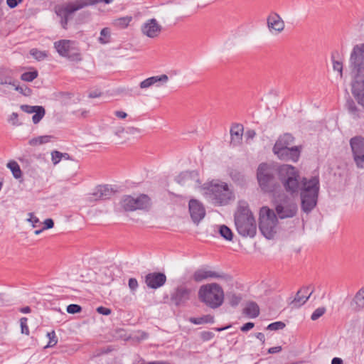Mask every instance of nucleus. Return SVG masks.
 Listing matches in <instances>:
<instances>
[{
    "label": "nucleus",
    "instance_id": "nucleus-9",
    "mask_svg": "<svg viewBox=\"0 0 364 364\" xmlns=\"http://www.w3.org/2000/svg\"><path fill=\"white\" fill-rule=\"evenodd\" d=\"M277 223L278 218L273 210L267 206L260 209L259 228L266 238L271 239L274 237Z\"/></svg>",
    "mask_w": 364,
    "mask_h": 364
},
{
    "label": "nucleus",
    "instance_id": "nucleus-62",
    "mask_svg": "<svg viewBox=\"0 0 364 364\" xmlns=\"http://www.w3.org/2000/svg\"><path fill=\"white\" fill-rule=\"evenodd\" d=\"M20 311L23 314H28L31 312V308L29 306H25L21 308Z\"/></svg>",
    "mask_w": 364,
    "mask_h": 364
},
{
    "label": "nucleus",
    "instance_id": "nucleus-10",
    "mask_svg": "<svg viewBox=\"0 0 364 364\" xmlns=\"http://www.w3.org/2000/svg\"><path fill=\"white\" fill-rule=\"evenodd\" d=\"M54 47L60 55L65 57L70 60L80 61L82 60L80 50L74 41L60 40L54 43Z\"/></svg>",
    "mask_w": 364,
    "mask_h": 364
},
{
    "label": "nucleus",
    "instance_id": "nucleus-39",
    "mask_svg": "<svg viewBox=\"0 0 364 364\" xmlns=\"http://www.w3.org/2000/svg\"><path fill=\"white\" fill-rule=\"evenodd\" d=\"M47 337L49 339V341L46 346V347H53L55 346L58 343V338L56 337L55 333L54 331H52L51 332H48L47 333Z\"/></svg>",
    "mask_w": 364,
    "mask_h": 364
},
{
    "label": "nucleus",
    "instance_id": "nucleus-63",
    "mask_svg": "<svg viewBox=\"0 0 364 364\" xmlns=\"http://www.w3.org/2000/svg\"><path fill=\"white\" fill-rule=\"evenodd\" d=\"M100 96V93H97V92H91L89 93V97L95 98Z\"/></svg>",
    "mask_w": 364,
    "mask_h": 364
},
{
    "label": "nucleus",
    "instance_id": "nucleus-11",
    "mask_svg": "<svg viewBox=\"0 0 364 364\" xmlns=\"http://www.w3.org/2000/svg\"><path fill=\"white\" fill-rule=\"evenodd\" d=\"M121 205L125 211L144 210L150 206V198L145 194H141L136 198L125 196L121 201Z\"/></svg>",
    "mask_w": 364,
    "mask_h": 364
},
{
    "label": "nucleus",
    "instance_id": "nucleus-20",
    "mask_svg": "<svg viewBox=\"0 0 364 364\" xmlns=\"http://www.w3.org/2000/svg\"><path fill=\"white\" fill-rule=\"evenodd\" d=\"M267 24L270 32L277 33L282 32L285 27L284 21L277 13H271L267 18Z\"/></svg>",
    "mask_w": 364,
    "mask_h": 364
},
{
    "label": "nucleus",
    "instance_id": "nucleus-41",
    "mask_svg": "<svg viewBox=\"0 0 364 364\" xmlns=\"http://www.w3.org/2000/svg\"><path fill=\"white\" fill-rule=\"evenodd\" d=\"M285 326V323L282 321H276L269 324L267 328L270 331H277L283 329Z\"/></svg>",
    "mask_w": 364,
    "mask_h": 364
},
{
    "label": "nucleus",
    "instance_id": "nucleus-33",
    "mask_svg": "<svg viewBox=\"0 0 364 364\" xmlns=\"http://www.w3.org/2000/svg\"><path fill=\"white\" fill-rule=\"evenodd\" d=\"M219 232H220V235L225 240H230V241L232 240L233 234H232L231 230L226 225H220L219 227Z\"/></svg>",
    "mask_w": 364,
    "mask_h": 364
},
{
    "label": "nucleus",
    "instance_id": "nucleus-29",
    "mask_svg": "<svg viewBox=\"0 0 364 364\" xmlns=\"http://www.w3.org/2000/svg\"><path fill=\"white\" fill-rule=\"evenodd\" d=\"M132 21V16H124L114 19L112 22L113 26L119 29H124L128 27L130 22Z\"/></svg>",
    "mask_w": 364,
    "mask_h": 364
},
{
    "label": "nucleus",
    "instance_id": "nucleus-36",
    "mask_svg": "<svg viewBox=\"0 0 364 364\" xmlns=\"http://www.w3.org/2000/svg\"><path fill=\"white\" fill-rule=\"evenodd\" d=\"M346 106L348 110L353 116V117L356 118L359 117V109L352 100H348Z\"/></svg>",
    "mask_w": 364,
    "mask_h": 364
},
{
    "label": "nucleus",
    "instance_id": "nucleus-47",
    "mask_svg": "<svg viewBox=\"0 0 364 364\" xmlns=\"http://www.w3.org/2000/svg\"><path fill=\"white\" fill-rule=\"evenodd\" d=\"M81 311H82L81 306L77 304H70L67 306V311L69 314L80 313Z\"/></svg>",
    "mask_w": 364,
    "mask_h": 364
},
{
    "label": "nucleus",
    "instance_id": "nucleus-23",
    "mask_svg": "<svg viewBox=\"0 0 364 364\" xmlns=\"http://www.w3.org/2000/svg\"><path fill=\"white\" fill-rule=\"evenodd\" d=\"M274 170L267 164H261L257 173L258 182H270L274 177Z\"/></svg>",
    "mask_w": 364,
    "mask_h": 364
},
{
    "label": "nucleus",
    "instance_id": "nucleus-61",
    "mask_svg": "<svg viewBox=\"0 0 364 364\" xmlns=\"http://www.w3.org/2000/svg\"><path fill=\"white\" fill-rule=\"evenodd\" d=\"M301 182H318V177H314L311 179L307 180L306 178H304V179L301 181Z\"/></svg>",
    "mask_w": 364,
    "mask_h": 364
},
{
    "label": "nucleus",
    "instance_id": "nucleus-21",
    "mask_svg": "<svg viewBox=\"0 0 364 364\" xmlns=\"http://www.w3.org/2000/svg\"><path fill=\"white\" fill-rule=\"evenodd\" d=\"M314 291L312 286L304 287L299 289L290 305L292 308H299L306 303Z\"/></svg>",
    "mask_w": 364,
    "mask_h": 364
},
{
    "label": "nucleus",
    "instance_id": "nucleus-49",
    "mask_svg": "<svg viewBox=\"0 0 364 364\" xmlns=\"http://www.w3.org/2000/svg\"><path fill=\"white\" fill-rule=\"evenodd\" d=\"M230 177L233 181H242L244 180V176L242 173L234 170L230 172Z\"/></svg>",
    "mask_w": 364,
    "mask_h": 364
},
{
    "label": "nucleus",
    "instance_id": "nucleus-50",
    "mask_svg": "<svg viewBox=\"0 0 364 364\" xmlns=\"http://www.w3.org/2000/svg\"><path fill=\"white\" fill-rule=\"evenodd\" d=\"M9 122L14 126H18L21 123L18 122V114L16 112H13L9 118Z\"/></svg>",
    "mask_w": 364,
    "mask_h": 364
},
{
    "label": "nucleus",
    "instance_id": "nucleus-57",
    "mask_svg": "<svg viewBox=\"0 0 364 364\" xmlns=\"http://www.w3.org/2000/svg\"><path fill=\"white\" fill-rule=\"evenodd\" d=\"M281 350H282L281 346H275V347H272V348H269L268 352L269 353H276L280 352Z\"/></svg>",
    "mask_w": 364,
    "mask_h": 364
},
{
    "label": "nucleus",
    "instance_id": "nucleus-7",
    "mask_svg": "<svg viewBox=\"0 0 364 364\" xmlns=\"http://www.w3.org/2000/svg\"><path fill=\"white\" fill-rule=\"evenodd\" d=\"M198 295L199 300L211 309L220 307L224 301V291L216 283L200 286Z\"/></svg>",
    "mask_w": 364,
    "mask_h": 364
},
{
    "label": "nucleus",
    "instance_id": "nucleus-31",
    "mask_svg": "<svg viewBox=\"0 0 364 364\" xmlns=\"http://www.w3.org/2000/svg\"><path fill=\"white\" fill-rule=\"evenodd\" d=\"M111 31L109 28H104L100 31V36L98 39L101 44H107L110 42Z\"/></svg>",
    "mask_w": 364,
    "mask_h": 364
},
{
    "label": "nucleus",
    "instance_id": "nucleus-55",
    "mask_svg": "<svg viewBox=\"0 0 364 364\" xmlns=\"http://www.w3.org/2000/svg\"><path fill=\"white\" fill-rule=\"evenodd\" d=\"M22 1L23 0H6V3L9 7H10L11 9H14L16 6H17V5Z\"/></svg>",
    "mask_w": 364,
    "mask_h": 364
},
{
    "label": "nucleus",
    "instance_id": "nucleus-8",
    "mask_svg": "<svg viewBox=\"0 0 364 364\" xmlns=\"http://www.w3.org/2000/svg\"><path fill=\"white\" fill-rule=\"evenodd\" d=\"M113 1L114 0H75L65 5L56 6L55 9L56 14L61 18L60 24L62 27L66 29L69 16L72 14L89 6L102 2L109 4Z\"/></svg>",
    "mask_w": 364,
    "mask_h": 364
},
{
    "label": "nucleus",
    "instance_id": "nucleus-45",
    "mask_svg": "<svg viewBox=\"0 0 364 364\" xmlns=\"http://www.w3.org/2000/svg\"><path fill=\"white\" fill-rule=\"evenodd\" d=\"M13 80L11 77L6 75L3 71H0V85H11Z\"/></svg>",
    "mask_w": 364,
    "mask_h": 364
},
{
    "label": "nucleus",
    "instance_id": "nucleus-43",
    "mask_svg": "<svg viewBox=\"0 0 364 364\" xmlns=\"http://www.w3.org/2000/svg\"><path fill=\"white\" fill-rule=\"evenodd\" d=\"M63 153L58 151L51 152V161L54 165L58 164L62 159Z\"/></svg>",
    "mask_w": 364,
    "mask_h": 364
},
{
    "label": "nucleus",
    "instance_id": "nucleus-15",
    "mask_svg": "<svg viewBox=\"0 0 364 364\" xmlns=\"http://www.w3.org/2000/svg\"><path fill=\"white\" fill-rule=\"evenodd\" d=\"M278 174L282 182H299V172L291 165H282L278 169Z\"/></svg>",
    "mask_w": 364,
    "mask_h": 364
},
{
    "label": "nucleus",
    "instance_id": "nucleus-52",
    "mask_svg": "<svg viewBox=\"0 0 364 364\" xmlns=\"http://www.w3.org/2000/svg\"><path fill=\"white\" fill-rule=\"evenodd\" d=\"M97 311L100 314L106 315V316L109 315L112 312L110 309H108V308H106L104 306L97 307Z\"/></svg>",
    "mask_w": 364,
    "mask_h": 364
},
{
    "label": "nucleus",
    "instance_id": "nucleus-56",
    "mask_svg": "<svg viewBox=\"0 0 364 364\" xmlns=\"http://www.w3.org/2000/svg\"><path fill=\"white\" fill-rule=\"evenodd\" d=\"M254 326H255L254 323L248 322V323H246L245 324H244L241 327L240 329L242 331L246 332V331H248L249 330L252 329L254 327Z\"/></svg>",
    "mask_w": 364,
    "mask_h": 364
},
{
    "label": "nucleus",
    "instance_id": "nucleus-59",
    "mask_svg": "<svg viewBox=\"0 0 364 364\" xmlns=\"http://www.w3.org/2000/svg\"><path fill=\"white\" fill-rule=\"evenodd\" d=\"M256 338L257 339H259L260 341H262L263 343L265 341V336H264V333H257L256 334Z\"/></svg>",
    "mask_w": 364,
    "mask_h": 364
},
{
    "label": "nucleus",
    "instance_id": "nucleus-44",
    "mask_svg": "<svg viewBox=\"0 0 364 364\" xmlns=\"http://www.w3.org/2000/svg\"><path fill=\"white\" fill-rule=\"evenodd\" d=\"M28 319L26 317H22L20 319L21 333L26 335H29V328L27 325Z\"/></svg>",
    "mask_w": 364,
    "mask_h": 364
},
{
    "label": "nucleus",
    "instance_id": "nucleus-17",
    "mask_svg": "<svg viewBox=\"0 0 364 364\" xmlns=\"http://www.w3.org/2000/svg\"><path fill=\"white\" fill-rule=\"evenodd\" d=\"M189 213L194 223L198 224L205 215V210L201 203L191 199L188 203Z\"/></svg>",
    "mask_w": 364,
    "mask_h": 364
},
{
    "label": "nucleus",
    "instance_id": "nucleus-18",
    "mask_svg": "<svg viewBox=\"0 0 364 364\" xmlns=\"http://www.w3.org/2000/svg\"><path fill=\"white\" fill-rule=\"evenodd\" d=\"M162 26L155 18H151L145 22L141 26V32L149 38H156L159 36Z\"/></svg>",
    "mask_w": 364,
    "mask_h": 364
},
{
    "label": "nucleus",
    "instance_id": "nucleus-46",
    "mask_svg": "<svg viewBox=\"0 0 364 364\" xmlns=\"http://www.w3.org/2000/svg\"><path fill=\"white\" fill-rule=\"evenodd\" d=\"M154 82H153V77H148L146 79H145L144 80L141 81L139 84V87L141 89H146V88H149L151 86H154Z\"/></svg>",
    "mask_w": 364,
    "mask_h": 364
},
{
    "label": "nucleus",
    "instance_id": "nucleus-38",
    "mask_svg": "<svg viewBox=\"0 0 364 364\" xmlns=\"http://www.w3.org/2000/svg\"><path fill=\"white\" fill-rule=\"evenodd\" d=\"M11 85L14 87V89L16 91L19 92L20 93L23 94L25 96H28L31 93V90L30 88L27 87L26 86H19L14 81H13Z\"/></svg>",
    "mask_w": 364,
    "mask_h": 364
},
{
    "label": "nucleus",
    "instance_id": "nucleus-30",
    "mask_svg": "<svg viewBox=\"0 0 364 364\" xmlns=\"http://www.w3.org/2000/svg\"><path fill=\"white\" fill-rule=\"evenodd\" d=\"M190 322L196 325H200L203 323H213L214 322V317L210 314L203 316L201 317H191L189 319Z\"/></svg>",
    "mask_w": 364,
    "mask_h": 364
},
{
    "label": "nucleus",
    "instance_id": "nucleus-53",
    "mask_svg": "<svg viewBox=\"0 0 364 364\" xmlns=\"http://www.w3.org/2000/svg\"><path fill=\"white\" fill-rule=\"evenodd\" d=\"M43 224H44V226L43 228V230L52 228L54 225L53 220L50 218H48V219L45 220Z\"/></svg>",
    "mask_w": 364,
    "mask_h": 364
},
{
    "label": "nucleus",
    "instance_id": "nucleus-48",
    "mask_svg": "<svg viewBox=\"0 0 364 364\" xmlns=\"http://www.w3.org/2000/svg\"><path fill=\"white\" fill-rule=\"evenodd\" d=\"M332 58L333 70L338 71L341 77L343 73V64L341 62L334 60L333 56H332Z\"/></svg>",
    "mask_w": 364,
    "mask_h": 364
},
{
    "label": "nucleus",
    "instance_id": "nucleus-12",
    "mask_svg": "<svg viewBox=\"0 0 364 364\" xmlns=\"http://www.w3.org/2000/svg\"><path fill=\"white\" fill-rule=\"evenodd\" d=\"M353 161L358 169H364V137L355 136L349 141Z\"/></svg>",
    "mask_w": 364,
    "mask_h": 364
},
{
    "label": "nucleus",
    "instance_id": "nucleus-27",
    "mask_svg": "<svg viewBox=\"0 0 364 364\" xmlns=\"http://www.w3.org/2000/svg\"><path fill=\"white\" fill-rule=\"evenodd\" d=\"M55 137L52 135H43L33 138L28 141V144L32 146H37L51 141Z\"/></svg>",
    "mask_w": 364,
    "mask_h": 364
},
{
    "label": "nucleus",
    "instance_id": "nucleus-28",
    "mask_svg": "<svg viewBox=\"0 0 364 364\" xmlns=\"http://www.w3.org/2000/svg\"><path fill=\"white\" fill-rule=\"evenodd\" d=\"M243 312L250 318H256L259 314V308L255 302H250L244 309Z\"/></svg>",
    "mask_w": 364,
    "mask_h": 364
},
{
    "label": "nucleus",
    "instance_id": "nucleus-37",
    "mask_svg": "<svg viewBox=\"0 0 364 364\" xmlns=\"http://www.w3.org/2000/svg\"><path fill=\"white\" fill-rule=\"evenodd\" d=\"M38 77L37 71L26 72L21 75V80L26 82H31Z\"/></svg>",
    "mask_w": 364,
    "mask_h": 364
},
{
    "label": "nucleus",
    "instance_id": "nucleus-19",
    "mask_svg": "<svg viewBox=\"0 0 364 364\" xmlns=\"http://www.w3.org/2000/svg\"><path fill=\"white\" fill-rule=\"evenodd\" d=\"M166 282V276L161 272H151L145 276L144 282L149 288L158 289Z\"/></svg>",
    "mask_w": 364,
    "mask_h": 364
},
{
    "label": "nucleus",
    "instance_id": "nucleus-1",
    "mask_svg": "<svg viewBox=\"0 0 364 364\" xmlns=\"http://www.w3.org/2000/svg\"><path fill=\"white\" fill-rule=\"evenodd\" d=\"M261 190L274 198L275 214L283 220L292 218L298 213V205L294 197L288 195L282 183H259Z\"/></svg>",
    "mask_w": 364,
    "mask_h": 364
},
{
    "label": "nucleus",
    "instance_id": "nucleus-3",
    "mask_svg": "<svg viewBox=\"0 0 364 364\" xmlns=\"http://www.w3.org/2000/svg\"><path fill=\"white\" fill-rule=\"evenodd\" d=\"M283 189L290 196H300L301 210L310 213L317 204L319 183H282Z\"/></svg>",
    "mask_w": 364,
    "mask_h": 364
},
{
    "label": "nucleus",
    "instance_id": "nucleus-64",
    "mask_svg": "<svg viewBox=\"0 0 364 364\" xmlns=\"http://www.w3.org/2000/svg\"><path fill=\"white\" fill-rule=\"evenodd\" d=\"M247 135L249 138L252 139L255 135V132L254 130H249L247 132Z\"/></svg>",
    "mask_w": 364,
    "mask_h": 364
},
{
    "label": "nucleus",
    "instance_id": "nucleus-14",
    "mask_svg": "<svg viewBox=\"0 0 364 364\" xmlns=\"http://www.w3.org/2000/svg\"><path fill=\"white\" fill-rule=\"evenodd\" d=\"M191 289L184 286H179L171 294V300L177 306H185L191 299Z\"/></svg>",
    "mask_w": 364,
    "mask_h": 364
},
{
    "label": "nucleus",
    "instance_id": "nucleus-35",
    "mask_svg": "<svg viewBox=\"0 0 364 364\" xmlns=\"http://www.w3.org/2000/svg\"><path fill=\"white\" fill-rule=\"evenodd\" d=\"M153 82L155 86L160 87L162 85L166 84L168 81V77L167 75L163 74L157 76H152Z\"/></svg>",
    "mask_w": 364,
    "mask_h": 364
},
{
    "label": "nucleus",
    "instance_id": "nucleus-13",
    "mask_svg": "<svg viewBox=\"0 0 364 364\" xmlns=\"http://www.w3.org/2000/svg\"><path fill=\"white\" fill-rule=\"evenodd\" d=\"M120 190L117 188V186L112 184H99L94 189L92 193H90V200H100L107 199L110 198L114 193L119 192Z\"/></svg>",
    "mask_w": 364,
    "mask_h": 364
},
{
    "label": "nucleus",
    "instance_id": "nucleus-6",
    "mask_svg": "<svg viewBox=\"0 0 364 364\" xmlns=\"http://www.w3.org/2000/svg\"><path fill=\"white\" fill-rule=\"evenodd\" d=\"M200 188L202 194L215 204L225 205L233 197L228 183H203Z\"/></svg>",
    "mask_w": 364,
    "mask_h": 364
},
{
    "label": "nucleus",
    "instance_id": "nucleus-26",
    "mask_svg": "<svg viewBox=\"0 0 364 364\" xmlns=\"http://www.w3.org/2000/svg\"><path fill=\"white\" fill-rule=\"evenodd\" d=\"M178 182L193 181L200 182L199 173L197 171H182L177 176Z\"/></svg>",
    "mask_w": 364,
    "mask_h": 364
},
{
    "label": "nucleus",
    "instance_id": "nucleus-2",
    "mask_svg": "<svg viewBox=\"0 0 364 364\" xmlns=\"http://www.w3.org/2000/svg\"><path fill=\"white\" fill-rule=\"evenodd\" d=\"M350 64L353 77L352 94L358 103L364 108V44L353 47Z\"/></svg>",
    "mask_w": 364,
    "mask_h": 364
},
{
    "label": "nucleus",
    "instance_id": "nucleus-40",
    "mask_svg": "<svg viewBox=\"0 0 364 364\" xmlns=\"http://www.w3.org/2000/svg\"><path fill=\"white\" fill-rule=\"evenodd\" d=\"M326 312V308L325 307H319L316 309L311 314V318L313 321H316L318 318H319L321 316H322Z\"/></svg>",
    "mask_w": 364,
    "mask_h": 364
},
{
    "label": "nucleus",
    "instance_id": "nucleus-58",
    "mask_svg": "<svg viewBox=\"0 0 364 364\" xmlns=\"http://www.w3.org/2000/svg\"><path fill=\"white\" fill-rule=\"evenodd\" d=\"M114 114L117 117L120 119H124L127 116V113L123 111H116Z\"/></svg>",
    "mask_w": 364,
    "mask_h": 364
},
{
    "label": "nucleus",
    "instance_id": "nucleus-16",
    "mask_svg": "<svg viewBox=\"0 0 364 364\" xmlns=\"http://www.w3.org/2000/svg\"><path fill=\"white\" fill-rule=\"evenodd\" d=\"M228 275L223 273L218 272L215 271H213L208 267H202L198 269L194 272L192 275V279L196 282H200L203 280L210 279V278H222L226 279Z\"/></svg>",
    "mask_w": 364,
    "mask_h": 364
},
{
    "label": "nucleus",
    "instance_id": "nucleus-51",
    "mask_svg": "<svg viewBox=\"0 0 364 364\" xmlns=\"http://www.w3.org/2000/svg\"><path fill=\"white\" fill-rule=\"evenodd\" d=\"M129 287L132 291H135L138 288V282L135 278L129 279Z\"/></svg>",
    "mask_w": 364,
    "mask_h": 364
},
{
    "label": "nucleus",
    "instance_id": "nucleus-25",
    "mask_svg": "<svg viewBox=\"0 0 364 364\" xmlns=\"http://www.w3.org/2000/svg\"><path fill=\"white\" fill-rule=\"evenodd\" d=\"M350 306L355 312H359L364 309V287L355 293L350 301Z\"/></svg>",
    "mask_w": 364,
    "mask_h": 364
},
{
    "label": "nucleus",
    "instance_id": "nucleus-42",
    "mask_svg": "<svg viewBox=\"0 0 364 364\" xmlns=\"http://www.w3.org/2000/svg\"><path fill=\"white\" fill-rule=\"evenodd\" d=\"M241 299H242L241 296H240L239 295H237L235 294H231L228 296L229 303L232 306H235L238 305V304L241 301Z\"/></svg>",
    "mask_w": 364,
    "mask_h": 364
},
{
    "label": "nucleus",
    "instance_id": "nucleus-5",
    "mask_svg": "<svg viewBox=\"0 0 364 364\" xmlns=\"http://www.w3.org/2000/svg\"><path fill=\"white\" fill-rule=\"evenodd\" d=\"M235 224L238 233L243 237H253L257 232L256 220L247 204H240L235 215Z\"/></svg>",
    "mask_w": 364,
    "mask_h": 364
},
{
    "label": "nucleus",
    "instance_id": "nucleus-54",
    "mask_svg": "<svg viewBox=\"0 0 364 364\" xmlns=\"http://www.w3.org/2000/svg\"><path fill=\"white\" fill-rule=\"evenodd\" d=\"M29 216L30 218L28 219V220L33 224V227H36V224L40 223L39 219L37 217H36L32 213H29Z\"/></svg>",
    "mask_w": 364,
    "mask_h": 364
},
{
    "label": "nucleus",
    "instance_id": "nucleus-22",
    "mask_svg": "<svg viewBox=\"0 0 364 364\" xmlns=\"http://www.w3.org/2000/svg\"><path fill=\"white\" fill-rule=\"evenodd\" d=\"M20 108L24 112L28 114L35 113L32 117V121L35 124L39 123L46 114V110L42 106H31L28 105H21Z\"/></svg>",
    "mask_w": 364,
    "mask_h": 364
},
{
    "label": "nucleus",
    "instance_id": "nucleus-32",
    "mask_svg": "<svg viewBox=\"0 0 364 364\" xmlns=\"http://www.w3.org/2000/svg\"><path fill=\"white\" fill-rule=\"evenodd\" d=\"M7 167L11 171L14 176L16 178H19L21 176V171L19 165L15 161H11L7 164Z\"/></svg>",
    "mask_w": 364,
    "mask_h": 364
},
{
    "label": "nucleus",
    "instance_id": "nucleus-4",
    "mask_svg": "<svg viewBox=\"0 0 364 364\" xmlns=\"http://www.w3.org/2000/svg\"><path fill=\"white\" fill-rule=\"evenodd\" d=\"M294 137L289 133L280 135L273 147V153L281 160L296 162L301 151V146H292Z\"/></svg>",
    "mask_w": 364,
    "mask_h": 364
},
{
    "label": "nucleus",
    "instance_id": "nucleus-60",
    "mask_svg": "<svg viewBox=\"0 0 364 364\" xmlns=\"http://www.w3.org/2000/svg\"><path fill=\"white\" fill-rule=\"evenodd\" d=\"M343 360L340 358H333L331 360V364H342Z\"/></svg>",
    "mask_w": 364,
    "mask_h": 364
},
{
    "label": "nucleus",
    "instance_id": "nucleus-34",
    "mask_svg": "<svg viewBox=\"0 0 364 364\" xmlns=\"http://www.w3.org/2000/svg\"><path fill=\"white\" fill-rule=\"evenodd\" d=\"M30 54L37 60L41 61L47 58L48 55L46 51L39 50L37 48H32Z\"/></svg>",
    "mask_w": 364,
    "mask_h": 364
},
{
    "label": "nucleus",
    "instance_id": "nucleus-24",
    "mask_svg": "<svg viewBox=\"0 0 364 364\" xmlns=\"http://www.w3.org/2000/svg\"><path fill=\"white\" fill-rule=\"evenodd\" d=\"M244 127L241 124H234L230 128V145L237 146L242 144Z\"/></svg>",
    "mask_w": 364,
    "mask_h": 364
}]
</instances>
